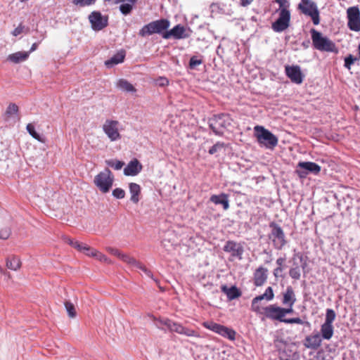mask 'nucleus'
Returning a JSON list of instances; mask_svg holds the SVG:
<instances>
[{
    "mask_svg": "<svg viewBox=\"0 0 360 360\" xmlns=\"http://www.w3.org/2000/svg\"><path fill=\"white\" fill-rule=\"evenodd\" d=\"M320 172L321 167L313 162H300L296 169V173L301 179L306 178L309 172L318 174Z\"/></svg>",
    "mask_w": 360,
    "mask_h": 360,
    "instance_id": "9",
    "label": "nucleus"
},
{
    "mask_svg": "<svg viewBox=\"0 0 360 360\" xmlns=\"http://www.w3.org/2000/svg\"><path fill=\"white\" fill-rule=\"evenodd\" d=\"M295 302L296 297L293 288L291 286H288L283 295L282 303L285 306L293 307Z\"/></svg>",
    "mask_w": 360,
    "mask_h": 360,
    "instance_id": "21",
    "label": "nucleus"
},
{
    "mask_svg": "<svg viewBox=\"0 0 360 360\" xmlns=\"http://www.w3.org/2000/svg\"><path fill=\"white\" fill-rule=\"evenodd\" d=\"M169 82V79L165 77H159L155 79V84L161 87L167 86Z\"/></svg>",
    "mask_w": 360,
    "mask_h": 360,
    "instance_id": "46",
    "label": "nucleus"
},
{
    "mask_svg": "<svg viewBox=\"0 0 360 360\" xmlns=\"http://www.w3.org/2000/svg\"><path fill=\"white\" fill-rule=\"evenodd\" d=\"M142 165L137 159L130 161L124 169V174L126 176H136L142 170Z\"/></svg>",
    "mask_w": 360,
    "mask_h": 360,
    "instance_id": "18",
    "label": "nucleus"
},
{
    "mask_svg": "<svg viewBox=\"0 0 360 360\" xmlns=\"http://www.w3.org/2000/svg\"><path fill=\"white\" fill-rule=\"evenodd\" d=\"M125 1H127V3L136 4L137 0H115V4H119V3H123V2H125Z\"/></svg>",
    "mask_w": 360,
    "mask_h": 360,
    "instance_id": "56",
    "label": "nucleus"
},
{
    "mask_svg": "<svg viewBox=\"0 0 360 360\" xmlns=\"http://www.w3.org/2000/svg\"><path fill=\"white\" fill-rule=\"evenodd\" d=\"M274 293L271 287H268L265 292L255 298L252 302V310L263 314L266 319L271 321H278L279 322H283L285 319H283L282 315V307L277 306L276 304H270L266 307H263L261 304V302L263 300L269 302L274 299Z\"/></svg>",
    "mask_w": 360,
    "mask_h": 360,
    "instance_id": "1",
    "label": "nucleus"
},
{
    "mask_svg": "<svg viewBox=\"0 0 360 360\" xmlns=\"http://www.w3.org/2000/svg\"><path fill=\"white\" fill-rule=\"evenodd\" d=\"M18 112V107L15 103H10L7 107L6 110V115L7 117H10L11 116L17 114Z\"/></svg>",
    "mask_w": 360,
    "mask_h": 360,
    "instance_id": "38",
    "label": "nucleus"
},
{
    "mask_svg": "<svg viewBox=\"0 0 360 360\" xmlns=\"http://www.w3.org/2000/svg\"><path fill=\"white\" fill-rule=\"evenodd\" d=\"M134 4L131 3L122 4L120 6V11L123 15H129L131 13Z\"/></svg>",
    "mask_w": 360,
    "mask_h": 360,
    "instance_id": "35",
    "label": "nucleus"
},
{
    "mask_svg": "<svg viewBox=\"0 0 360 360\" xmlns=\"http://www.w3.org/2000/svg\"><path fill=\"white\" fill-rule=\"evenodd\" d=\"M276 3L279 4V9L281 11L282 8L288 9L289 2L288 0H274Z\"/></svg>",
    "mask_w": 360,
    "mask_h": 360,
    "instance_id": "50",
    "label": "nucleus"
},
{
    "mask_svg": "<svg viewBox=\"0 0 360 360\" xmlns=\"http://www.w3.org/2000/svg\"><path fill=\"white\" fill-rule=\"evenodd\" d=\"M66 241L72 247L77 249L79 251H82L83 247L86 245L85 244L81 243H79L77 240H74L73 239H71V238H68Z\"/></svg>",
    "mask_w": 360,
    "mask_h": 360,
    "instance_id": "41",
    "label": "nucleus"
},
{
    "mask_svg": "<svg viewBox=\"0 0 360 360\" xmlns=\"http://www.w3.org/2000/svg\"><path fill=\"white\" fill-rule=\"evenodd\" d=\"M82 251L88 256H91L93 257H95L94 255L95 253H97V250L91 248L90 247L87 246L86 245L83 247Z\"/></svg>",
    "mask_w": 360,
    "mask_h": 360,
    "instance_id": "47",
    "label": "nucleus"
},
{
    "mask_svg": "<svg viewBox=\"0 0 360 360\" xmlns=\"http://www.w3.org/2000/svg\"><path fill=\"white\" fill-rule=\"evenodd\" d=\"M254 136L261 147L273 150L278 144V138L270 131L262 126L254 128Z\"/></svg>",
    "mask_w": 360,
    "mask_h": 360,
    "instance_id": "2",
    "label": "nucleus"
},
{
    "mask_svg": "<svg viewBox=\"0 0 360 360\" xmlns=\"http://www.w3.org/2000/svg\"><path fill=\"white\" fill-rule=\"evenodd\" d=\"M29 56L30 52L18 51L10 54L8 56V60L13 63H19L20 62L26 60L28 58Z\"/></svg>",
    "mask_w": 360,
    "mask_h": 360,
    "instance_id": "24",
    "label": "nucleus"
},
{
    "mask_svg": "<svg viewBox=\"0 0 360 360\" xmlns=\"http://www.w3.org/2000/svg\"><path fill=\"white\" fill-rule=\"evenodd\" d=\"M298 8L304 15L310 16L315 25L319 24V11L314 1L311 0H301L298 5Z\"/></svg>",
    "mask_w": 360,
    "mask_h": 360,
    "instance_id": "7",
    "label": "nucleus"
},
{
    "mask_svg": "<svg viewBox=\"0 0 360 360\" xmlns=\"http://www.w3.org/2000/svg\"><path fill=\"white\" fill-rule=\"evenodd\" d=\"M120 123L117 120H106L103 125V130L111 141L121 139L119 132Z\"/></svg>",
    "mask_w": 360,
    "mask_h": 360,
    "instance_id": "11",
    "label": "nucleus"
},
{
    "mask_svg": "<svg viewBox=\"0 0 360 360\" xmlns=\"http://www.w3.org/2000/svg\"><path fill=\"white\" fill-rule=\"evenodd\" d=\"M94 255L95 258L101 262H103L105 263H110V260L103 254L97 251V253Z\"/></svg>",
    "mask_w": 360,
    "mask_h": 360,
    "instance_id": "48",
    "label": "nucleus"
},
{
    "mask_svg": "<svg viewBox=\"0 0 360 360\" xmlns=\"http://www.w3.org/2000/svg\"><path fill=\"white\" fill-rule=\"evenodd\" d=\"M290 13L288 9L282 8L279 11L278 18L272 24V29L277 32L286 30L290 25Z\"/></svg>",
    "mask_w": 360,
    "mask_h": 360,
    "instance_id": "10",
    "label": "nucleus"
},
{
    "mask_svg": "<svg viewBox=\"0 0 360 360\" xmlns=\"http://www.w3.org/2000/svg\"><path fill=\"white\" fill-rule=\"evenodd\" d=\"M37 47H38V43H34L32 45L30 50L28 52H30V53L34 51L37 49Z\"/></svg>",
    "mask_w": 360,
    "mask_h": 360,
    "instance_id": "58",
    "label": "nucleus"
},
{
    "mask_svg": "<svg viewBox=\"0 0 360 360\" xmlns=\"http://www.w3.org/2000/svg\"><path fill=\"white\" fill-rule=\"evenodd\" d=\"M226 146L227 145L225 143L218 141L210 148L208 153L210 155H214L221 151H225Z\"/></svg>",
    "mask_w": 360,
    "mask_h": 360,
    "instance_id": "31",
    "label": "nucleus"
},
{
    "mask_svg": "<svg viewBox=\"0 0 360 360\" xmlns=\"http://www.w3.org/2000/svg\"><path fill=\"white\" fill-rule=\"evenodd\" d=\"M170 26V22L167 19L162 18L154 20L144 25L139 32V35L145 37L153 34H160L162 35Z\"/></svg>",
    "mask_w": 360,
    "mask_h": 360,
    "instance_id": "5",
    "label": "nucleus"
},
{
    "mask_svg": "<svg viewBox=\"0 0 360 360\" xmlns=\"http://www.w3.org/2000/svg\"><path fill=\"white\" fill-rule=\"evenodd\" d=\"M112 195L117 199H122L125 196V191L120 188H117L112 191Z\"/></svg>",
    "mask_w": 360,
    "mask_h": 360,
    "instance_id": "44",
    "label": "nucleus"
},
{
    "mask_svg": "<svg viewBox=\"0 0 360 360\" xmlns=\"http://www.w3.org/2000/svg\"><path fill=\"white\" fill-rule=\"evenodd\" d=\"M27 131L29 134L35 139L38 140L39 141L44 142V139L35 131L34 126L30 123L27 125L26 127Z\"/></svg>",
    "mask_w": 360,
    "mask_h": 360,
    "instance_id": "32",
    "label": "nucleus"
},
{
    "mask_svg": "<svg viewBox=\"0 0 360 360\" xmlns=\"http://www.w3.org/2000/svg\"><path fill=\"white\" fill-rule=\"evenodd\" d=\"M97 0H72L74 5L79 7L90 6L96 2Z\"/></svg>",
    "mask_w": 360,
    "mask_h": 360,
    "instance_id": "33",
    "label": "nucleus"
},
{
    "mask_svg": "<svg viewBox=\"0 0 360 360\" xmlns=\"http://www.w3.org/2000/svg\"><path fill=\"white\" fill-rule=\"evenodd\" d=\"M183 327L184 326L180 323L172 321V325H169V330L172 332H176L179 334H181Z\"/></svg>",
    "mask_w": 360,
    "mask_h": 360,
    "instance_id": "43",
    "label": "nucleus"
},
{
    "mask_svg": "<svg viewBox=\"0 0 360 360\" xmlns=\"http://www.w3.org/2000/svg\"><path fill=\"white\" fill-rule=\"evenodd\" d=\"M231 122V118L226 114L214 115L208 120L210 129L218 136H222L225 131L229 130Z\"/></svg>",
    "mask_w": 360,
    "mask_h": 360,
    "instance_id": "4",
    "label": "nucleus"
},
{
    "mask_svg": "<svg viewBox=\"0 0 360 360\" xmlns=\"http://www.w3.org/2000/svg\"><path fill=\"white\" fill-rule=\"evenodd\" d=\"M285 261V258L280 257V258L277 259L276 264H278V266L282 267V266L284 264Z\"/></svg>",
    "mask_w": 360,
    "mask_h": 360,
    "instance_id": "57",
    "label": "nucleus"
},
{
    "mask_svg": "<svg viewBox=\"0 0 360 360\" xmlns=\"http://www.w3.org/2000/svg\"><path fill=\"white\" fill-rule=\"evenodd\" d=\"M202 326L205 328H207L230 340H235L236 333L231 328L213 321H205L202 323Z\"/></svg>",
    "mask_w": 360,
    "mask_h": 360,
    "instance_id": "8",
    "label": "nucleus"
},
{
    "mask_svg": "<svg viewBox=\"0 0 360 360\" xmlns=\"http://www.w3.org/2000/svg\"><path fill=\"white\" fill-rule=\"evenodd\" d=\"M267 269L264 267L258 268L254 274V283L257 286L262 285L267 278Z\"/></svg>",
    "mask_w": 360,
    "mask_h": 360,
    "instance_id": "22",
    "label": "nucleus"
},
{
    "mask_svg": "<svg viewBox=\"0 0 360 360\" xmlns=\"http://www.w3.org/2000/svg\"><path fill=\"white\" fill-rule=\"evenodd\" d=\"M181 335H184L187 337H196L198 338L200 335L195 330L193 329H190L186 327H183L182 332L181 333Z\"/></svg>",
    "mask_w": 360,
    "mask_h": 360,
    "instance_id": "40",
    "label": "nucleus"
},
{
    "mask_svg": "<svg viewBox=\"0 0 360 360\" xmlns=\"http://www.w3.org/2000/svg\"><path fill=\"white\" fill-rule=\"evenodd\" d=\"M283 323H297V324H303L304 321L299 317L296 318H290V319H285L283 320Z\"/></svg>",
    "mask_w": 360,
    "mask_h": 360,
    "instance_id": "49",
    "label": "nucleus"
},
{
    "mask_svg": "<svg viewBox=\"0 0 360 360\" xmlns=\"http://www.w3.org/2000/svg\"><path fill=\"white\" fill-rule=\"evenodd\" d=\"M11 233V229L8 227H5L4 229H0V238L3 240H6L9 238Z\"/></svg>",
    "mask_w": 360,
    "mask_h": 360,
    "instance_id": "45",
    "label": "nucleus"
},
{
    "mask_svg": "<svg viewBox=\"0 0 360 360\" xmlns=\"http://www.w3.org/2000/svg\"><path fill=\"white\" fill-rule=\"evenodd\" d=\"M114 176L109 169H105L95 176L94 183L98 190L103 193H108L112 186Z\"/></svg>",
    "mask_w": 360,
    "mask_h": 360,
    "instance_id": "6",
    "label": "nucleus"
},
{
    "mask_svg": "<svg viewBox=\"0 0 360 360\" xmlns=\"http://www.w3.org/2000/svg\"><path fill=\"white\" fill-rule=\"evenodd\" d=\"M335 312L332 309H328L326 314L325 323L332 324L335 319Z\"/></svg>",
    "mask_w": 360,
    "mask_h": 360,
    "instance_id": "36",
    "label": "nucleus"
},
{
    "mask_svg": "<svg viewBox=\"0 0 360 360\" xmlns=\"http://www.w3.org/2000/svg\"><path fill=\"white\" fill-rule=\"evenodd\" d=\"M210 201L215 205H222L224 210H226L229 207L228 195L225 193L219 195H212L210 197Z\"/></svg>",
    "mask_w": 360,
    "mask_h": 360,
    "instance_id": "23",
    "label": "nucleus"
},
{
    "mask_svg": "<svg viewBox=\"0 0 360 360\" xmlns=\"http://www.w3.org/2000/svg\"><path fill=\"white\" fill-rule=\"evenodd\" d=\"M360 60V44L358 46V56H353L352 54L348 55L345 58V64L344 66L347 69L350 70L351 66L354 63L355 61Z\"/></svg>",
    "mask_w": 360,
    "mask_h": 360,
    "instance_id": "29",
    "label": "nucleus"
},
{
    "mask_svg": "<svg viewBox=\"0 0 360 360\" xmlns=\"http://www.w3.org/2000/svg\"><path fill=\"white\" fill-rule=\"evenodd\" d=\"M107 250L110 254H112V255H115V256H116L117 257H118V256L120 255V251L118 249L110 248V247L108 248Z\"/></svg>",
    "mask_w": 360,
    "mask_h": 360,
    "instance_id": "54",
    "label": "nucleus"
},
{
    "mask_svg": "<svg viewBox=\"0 0 360 360\" xmlns=\"http://www.w3.org/2000/svg\"><path fill=\"white\" fill-rule=\"evenodd\" d=\"M88 18L91 25V28L95 31H100L108 25V16L103 15L99 11L91 12Z\"/></svg>",
    "mask_w": 360,
    "mask_h": 360,
    "instance_id": "12",
    "label": "nucleus"
},
{
    "mask_svg": "<svg viewBox=\"0 0 360 360\" xmlns=\"http://www.w3.org/2000/svg\"><path fill=\"white\" fill-rule=\"evenodd\" d=\"M129 192L131 193V201L137 204L139 201L141 194V186L136 183H130L129 185Z\"/></svg>",
    "mask_w": 360,
    "mask_h": 360,
    "instance_id": "25",
    "label": "nucleus"
},
{
    "mask_svg": "<svg viewBox=\"0 0 360 360\" xmlns=\"http://www.w3.org/2000/svg\"><path fill=\"white\" fill-rule=\"evenodd\" d=\"M65 307L68 313L69 316L71 318H75L76 316V311L73 304H72L69 301H66L65 302Z\"/></svg>",
    "mask_w": 360,
    "mask_h": 360,
    "instance_id": "39",
    "label": "nucleus"
},
{
    "mask_svg": "<svg viewBox=\"0 0 360 360\" xmlns=\"http://www.w3.org/2000/svg\"><path fill=\"white\" fill-rule=\"evenodd\" d=\"M271 237L274 247L278 250H281L286 244L285 234L283 229L277 224H271Z\"/></svg>",
    "mask_w": 360,
    "mask_h": 360,
    "instance_id": "14",
    "label": "nucleus"
},
{
    "mask_svg": "<svg viewBox=\"0 0 360 360\" xmlns=\"http://www.w3.org/2000/svg\"><path fill=\"white\" fill-rule=\"evenodd\" d=\"M349 28L355 32L360 31V11L358 7H350L347 11Z\"/></svg>",
    "mask_w": 360,
    "mask_h": 360,
    "instance_id": "13",
    "label": "nucleus"
},
{
    "mask_svg": "<svg viewBox=\"0 0 360 360\" xmlns=\"http://www.w3.org/2000/svg\"><path fill=\"white\" fill-rule=\"evenodd\" d=\"M189 34L186 32L185 27L181 24H178L170 30L165 31L162 33V38L165 39H169L172 37L175 39H186L189 37Z\"/></svg>",
    "mask_w": 360,
    "mask_h": 360,
    "instance_id": "15",
    "label": "nucleus"
},
{
    "mask_svg": "<svg viewBox=\"0 0 360 360\" xmlns=\"http://www.w3.org/2000/svg\"><path fill=\"white\" fill-rule=\"evenodd\" d=\"M334 328L332 324L323 323L321 327V336L325 340H330L333 335Z\"/></svg>",
    "mask_w": 360,
    "mask_h": 360,
    "instance_id": "27",
    "label": "nucleus"
},
{
    "mask_svg": "<svg viewBox=\"0 0 360 360\" xmlns=\"http://www.w3.org/2000/svg\"><path fill=\"white\" fill-rule=\"evenodd\" d=\"M293 307H289L288 308H283L282 307V315L283 319H285V316L286 314H291L293 311Z\"/></svg>",
    "mask_w": 360,
    "mask_h": 360,
    "instance_id": "53",
    "label": "nucleus"
},
{
    "mask_svg": "<svg viewBox=\"0 0 360 360\" xmlns=\"http://www.w3.org/2000/svg\"><path fill=\"white\" fill-rule=\"evenodd\" d=\"M118 88L127 91V92H134L136 91L134 86L130 84L128 81L124 79H120L117 84Z\"/></svg>",
    "mask_w": 360,
    "mask_h": 360,
    "instance_id": "30",
    "label": "nucleus"
},
{
    "mask_svg": "<svg viewBox=\"0 0 360 360\" xmlns=\"http://www.w3.org/2000/svg\"><path fill=\"white\" fill-rule=\"evenodd\" d=\"M282 271H283V268L281 266H278L274 271V276L278 277L279 276V274L281 273Z\"/></svg>",
    "mask_w": 360,
    "mask_h": 360,
    "instance_id": "55",
    "label": "nucleus"
},
{
    "mask_svg": "<svg viewBox=\"0 0 360 360\" xmlns=\"http://www.w3.org/2000/svg\"><path fill=\"white\" fill-rule=\"evenodd\" d=\"M240 4L243 6L248 5V0H240Z\"/></svg>",
    "mask_w": 360,
    "mask_h": 360,
    "instance_id": "59",
    "label": "nucleus"
},
{
    "mask_svg": "<svg viewBox=\"0 0 360 360\" xmlns=\"http://www.w3.org/2000/svg\"><path fill=\"white\" fill-rule=\"evenodd\" d=\"M6 266L9 269L17 271L21 266V262L16 256H12L6 259Z\"/></svg>",
    "mask_w": 360,
    "mask_h": 360,
    "instance_id": "28",
    "label": "nucleus"
},
{
    "mask_svg": "<svg viewBox=\"0 0 360 360\" xmlns=\"http://www.w3.org/2000/svg\"><path fill=\"white\" fill-rule=\"evenodd\" d=\"M201 58L202 57L199 58L196 56H192L189 60V68L194 70L198 65H201L203 63V60Z\"/></svg>",
    "mask_w": 360,
    "mask_h": 360,
    "instance_id": "34",
    "label": "nucleus"
},
{
    "mask_svg": "<svg viewBox=\"0 0 360 360\" xmlns=\"http://www.w3.org/2000/svg\"><path fill=\"white\" fill-rule=\"evenodd\" d=\"M105 162L108 166L111 167L116 170L120 169L124 165L123 162L116 160H106Z\"/></svg>",
    "mask_w": 360,
    "mask_h": 360,
    "instance_id": "37",
    "label": "nucleus"
},
{
    "mask_svg": "<svg viewBox=\"0 0 360 360\" xmlns=\"http://www.w3.org/2000/svg\"><path fill=\"white\" fill-rule=\"evenodd\" d=\"M311 36L312 44L315 49L321 51L337 52L335 44L327 37H324L322 33L311 29Z\"/></svg>",
    "mask_w": 360,
    "mask_h": 360,
    "instance_id": "3",
    "label": "nucleus"
},
{
    "mask_svg": "<svg viewBox=\"0 0 360 360\" xmlns=\"http://www.w3.org/2000/svg\"><path fill=\"white\" fill-rule=\"evenodd\" d=\"M290 276L295 280H299L300 278V269L299 266L291 268L289 271Z\"/></svg>",
    "mask_w": 360,
    "mask_h": 360,
    "instance_id": "42",
    "label": "nucleus"
},
{
    "mask_svg": "<svg viewBox=\"0 0 360 360\" xmlns=\"http://www.w3.org/2000/svg\"><path fill=\"white\" fill-rule=\"evenodd\" d=\"M126 53L124 50H120L110 59L105 61V65L108 68H111L115 65L122 63L125 58Z\"/></svg>",
    "mask_w": 360,
    "mask_h": 360,
    "instance_id": "20",
    "label": "nucleus"
},
{
    "mask_svg": "<svg viewBox=\"0 0 360 360\" xmlns=\"http://www.w3.org/2000/svg\"><path fill=\"white\" fill-rule=\"evenodd\" d=\"M118 257L120 259H122L123 262L131 265L132 266H134L137 269H141V271H143L145 273V274L147 276H148L151 278H153V275L152 272L150 270H148L143 264H141L139 261L136 260L134 257H131L129 255L124 254L121 252H120Z\"/></svg>",
    "mask_w": 360,
    "mask_h": 360,
    "instance_id": "16",
    "label": "nucleus"
},
{
    "mask_svg": "<svg viewBox=\"0 0 360 360\" xmlns=\"http://www.w3.org/2000/svg\"><path fill=\"white\" fill-rule=\"evenodd\" d=\"M158 323H160V325L157 324V326L159 328H162L161 326H165L169 329V325H172V321L168 319H166L164 320H158Z\"/></svg>",
    "mask_w": 360,
    "mask_h": 360,
    "instance_id": "51",
    "label": "nucleus"
},
{
    "mask_svg": "<svg viewBox=\"0 0 360 360\" xmlns=\"http://www.w3.org/2000/svg\"><path fill=\"white\" fill-rule=\"evenodd\" d=\"M285 74L295 84H301L303 82V75L298 65H286Z\"/></svg>",
    "mask_w": 360,
    "mask_h": 360,
    "instance_id": "17",
    "label": "nucleus"
},
{
    "mask_svg": "<svg viewBox=\"0 0 360 360\" xmlns=\"http://www.w3.org/2000/svg\"><path fill=\"white\" fill-rule=\"evenodd\" d=\"M229 245V243H228V244L225 246V250H228Z\"/></svg>",
    "mask_w": 360,
    "mask_h": 360,
    "instance_id": "60",
    "label": "nucleus"
},
{
    "mask_svg": "<svg viewBox=\"0 0 360 360\" xmlns=\"http://www.w3.org/2000/svg\"><path fill=\"white\" fill-rule=\"evenodd\" d=\"M25 27L20 23L13 32L12 34L15 37L18 36L21 33H22Z\"/></svg>",
    "mask_w": 360,
    "mask_h": 360,
    "instance_id": "52",
    "label": "nucleus"
},
{
    "mask_svg": "<svg viewBox=\"0 0 360 360\" xmlns=\"http://www.w3.org/2000/svg\"><path fill=\"white\" fill-rule=\"evenodd\" d=\"M304 346L309 349H316L321 345V338L319 333L308 335L304 341Z\"/></svg>",
    "mask_w": 360,
    "mask_h": 360,
    "instance_id": "19",
    "label": "nucleus"
},
{
    "mask_svg": "<svg viewBox=\"0 0 360 360\" xmlns=\"http://www.w3.org/2000/svg\"><path fill=\"white\" fill-rule=\"evenodd\" d=\"M221 288V291L226 295L229 300H234L240 295L239 290L235 286L229 288L226 285H222Z\"/></svg>",
    "mask_w": 360,
    "mask_h": 360,
    "instance_id": "26",
    "label": "nucleus"
}]
</instances>
